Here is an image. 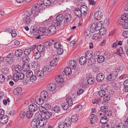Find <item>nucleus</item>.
Returning <instances> with one entry per match:
<instances>
[{"label":"nucleus","mask_w":128,"mask_h":128,"mask_svg":"<svg viewBox=\"0 0 128 128\" xmlns=\"http://www.w3.org/2000/svg\"><path fill=\"white\" fill-rule=\"evenodd\" d=\"M65 74L67 75L70 76L71 74V70L69 67H66L64 69Z\"/></svg>","instance_id":"nucleus-23"},{"label":"nucleus","mask_w":128,"mask_h":128,"mask_svg":"<svg viewBox=\"0 0 128 128\" xmlns=\"http://www.w3.org/2000/svg\"><path fill=\"white\" fill-rule=\"evenodd\" d=\"M52 23L54 26H56L57 27L60 26H61V24H62V22L56 20H53Z\"/></svg>","instance_id":"nucleus-27"},{"label":"nucleus","mask_w":128,"mask_h":128,"mask_svg":"<svg viewBox=\"0 0 128 128\" xmlns=\"http://www.w3.org/2000/svg\"><path fill=\"white\" fill-rule=\"evenodd\" d=\"M13 54H14L12 53H10L7 55L6 57L5 58H7L13 60L14 58V56L12 55Z\"/></svg>","instance_id":"nucleus-53"},{"label":"nucleus","mask_w":128,"mask_h":128,"mask_svg":"<svg viewBox=\"0 0 128 128\" xmlns=\"http://www.w3.org/2000/svg\"><path fill=\"white\" fill-rule=\"evenodd\" d=\"M100 118H102L100 120V122L102 124L107 123L108 120L106 117L101 116Z\"/></svg>","instance_id":"nucleus-26"},{"label":"nucleus","mask_w":128,"mask_h":128,"mask_svg":"<svg viewBox=\"0 0 128 128\" xmlns=\"http://www.w3.org/2000/svg\"><path fill=\"white\" fill-rule=\"evenodd\" d=\"M117 74L115 72L109 74L107 76V80L109 81H112L115 80L118 77Z\"/></svg>","instance_id":"nucleus-3"},{"label":"nucleus","mask_w":128,"mask_h":128,"mask_svg":"<svg viewBox=\"0 0 128 128\" xmlns=\"http://www.w3.org/2000/svg\"><path fill=\"white\" fill-rule=\"evenodd\" d=\"M53 42H54V40H52L51 41L48 42H45L44 44V48H48L49 47L50 44H53V43H52Z\"/></svg>","instance_id":"nucleus-30"},{"label":"nucleus","mask_w":128,"mask_h":128,"mask_svg":"<svg viewBox=\"0 0 128 128\" xmlns=\"http://www.w3.org/2000/svg\"><path fill=\"white\" fill-rule=\"evenodd\" d=\"M22 91V89L21 88L18 87L15 88L13 91V92L15 94H20Z\"/></svg>","instance_id":"nucleus-25"},{"label":"nucleus","mask_w":128,"mask_h":128,"mask_svg":"<svg viewBox=\"0 0 128 128\" xmlns=\"http://www.w3.org/2000/svg\"><path fill=\"white\" fill-rule=\"evenodd\" d=\"M95 81V80L93 77H89L87 80V82L89 84L91 85L93 84Z\"/></svg>","instance_id":"nucleus-34"},{"label":"nucleus","mask_w":128,"mask_h":128,"mask_svg":"<svg viewBox=\"0 0 128 128\" xmlns=\"http://www.w3.org/2000/svg\"><path fill=\"white\" fill-rule=\"evenodd\" d=\"M24 77V74L22 73L19 74L15 73L14 74L13 78L15 82H17L18 80H22Z\"/></svg>","instance_id":"nucleus-2"},{"label":"nucleus","mask_w":128,"mask_h":128,"mask_svg":"<svg viewBox=\"0 0 128 128\" xmlns=\"http://www.w3.org/2000/svg\"><path fill=\"white\" fill-rule=\"evenodd\" d=\"M92 52L91 50H88L86 52L85 56L87 59L90 60L91 58H92Z\"/></svg>","instance_id":"nucleus-18"},{"label":"nucleus","mask_w":128,"mask_h":128,"mask_svg":"<svg viewBox=\"0 0 128 128\" xmlns=\"http://www.w3.org/2000/svg\"><path fill=\"white\" fill-rule=\"evenodd\" d=\"M123 89L122 90L124 92H128V80H126L123 83Z\"/></svg>","instance_id":"nucleus-13"},{"label":"nucleus","mask_w":128,"mask_h":128,"mask_svg":"<svg viewBox=\"0 0 128 128\" xmlns=\"http://www.w3.org/2000/svg\"><path fill=\"white\" fill-rule=\"evenodd\" d=\"M104 101L105 102H107L109 100L110 98V96L108 94H106V96H104Z\"/></svg>","instance_id":"nucleus-56"},{"label":"nucleus","mask_w":128,"mask_h":128,"mask_svg":"<svg viewBox=\"0 0 128 128\" xmlns=\"http://www.w3.org/2000/svg\"><path fill=\"white\" fill-rule=\"evenodd\" d=\"M64 23L63 26H65L69 23L72 19L71 16L68 13L65 14L64 16Z\"/></svg>","instance_id":"nucleus-4"},{"label":"nucleus","mask_w":128,"mask_h":128,"mask_svg":"<svg viewBox=\"0 0 128 128\" xmlns=\"http://www.w3.org/2000/svg\"><path fill=\"white\" fill-rule=\"evenodd\" d=\"M106 28L102 27L99 31V33L100 34L104 35L106 32Z\"/></svg>","instance_id":"nucleus-44"},{"label":"nucleus","mask_w":128,"mask_h":128,"mask_svg":"<svg viewBox=\"0 0 128 128\" xmlns=\"http://www.w3.org/2000/svg\"><path fill=\"white\" fill-rule=\"evenodd\" d=\"M101 36L100 34V33L94 34L92 36V38L93 39L95 40H97L100 38Z\"/></svg>","instance_id":"nucleus-43"},{"label":"nucleus","mask_w":128,"mask_h":128,"mask_svg":"<svg viewBox=\"0 0 128 128\" xmlns=\"http://www.w3.org/2000/svg\"><path fill=\"white\" fill-rule=\"evenodd\" d=\"M80 9L82 12H83L84 14H87L88 12V8L86 6L82 5L80 8Z\"/></svg>","instance_id":"nucleus-12"},{"label":"nucleus","mask_w":128,"mask_h":128,"mask_svg":"<svg viewBox=\"0 0 128 128\" xmlns=\"http://www.w3.org/2000/svg\"><path fill=\"white\" fill-rule=\"evenodd\" d=\"M108 108L107 106H101L100 108V111L102 112L103 114L104 113L106 112V111L108 110Z\"/></svg>","instance_id":"nucleus-48"},{"label":"nucleus","mask_w":128,"mask_h":128,"mask_svg":"<svg viewBox=\"0 0 128 128\" xmlns=\"http://www.w3.org/2000/svg\"><path fill=\"white\" fill-rule=\"evenodd\" d=\"M57 59L56 58L51 60L50 62V65L51 66H54L56 65L57 64Z\"/></svg>","instance_id":"nucleus-31"},{"label":"nucleus","mask_w":128,"mask_h":128,"mask_svg":"<svg viewBox=\"0 0 128 128\" xmlns=\"http://www.w3.org/2000/svg\"><path fill=\"white\" fill-rule=\"evenodd\" d=\"M98 94L100 96L102 97L104 96H106V90H101L98 92Z\"/></svg>","instance_id":"nucleus-28"},{"label":"nucleus","mask_w":128,"mask_h":128,"mask_svg":"<svg viewBox=\"0 0 128 128\" xmlns=\"http://www.w3.org/2000/svg\"><path fill=\"white\" fill-rule=\"evenodd\" d=\"M86 57L82 56L79 59V63L80 64L83 65L86 62Z\"/></svg>","instance_id":"nucleus-22"},{"label":"nucleus","mask_w":128,"mask_h":128,"mask_svg":"<svg viewBox=\"0 0 128 128\" xmlns=\"http://www.w3.org/2000/svg\"><path fill=\"white\" fill-rule=\"evenodd\" d=\"M122 24V26L123 28L126 29H128V20H126L125 22H123Z\"/></svg>","instance_id":"nucleus-54"},{"label":"nucleus","mask_w":128,"mask_h":128,"mask_svg":"<svg viewBox=\"0 0 128 128\" xmlns=\"http://www.w3.org/2000/svg\"><path fill=\"white\" fill-rule=\"evenodd\" d=\"M52 113L48 111H45L44 112H42L41 116L42 119L44 120H47L49 119L52 116Z\"/></svg>","instance_id":"nucleus-5"},{"label":"nucleus","mask_w":128,"mask_h":128,"mask_svg":"<svg viewBox=\"0 0 128 128\" xmlns=\"http://www.w3.org/2000/svg\"><path fill=\"white\" fill-rule=\"evenodd\" d=\"M54 110L55 112L57 113H58L61 111L60 107L58 106H56L54 107Z\"/></svg>","instance_id":"nucleus-57"},{"label":"nucleus","mask_w":128,"mask_h":128,"mask_svg":"<svg viewBox=\"0 0 128 128\" xmlns=\"http://www.w3.org/2000/svg\"><path fill=\"white\" fill-rule=\"evenodd\" d=\"M32 116L33 113L32 112L30 111L26 112V117L28 118H30L32 117Z\"/></svg>","instance_id":"nucleus-47"},{"label":"nucleus","mask_w":128,"mask_h":128,"mask_svg":"<svg viewBox=\"0 0 128 128\" xmlns=\"http://www.w3.org/2000/svg\"><path fill=\"white\" fill-rule=\"evenodd\" d=\"M66 101L67 102L66 103L70 106H72V100L71 98L70 97H68L66 99Z\"/></svg>","instance_id":"nucleus-49"},{"label":"nucleus","mask_w":128,"mask_h":128,"mask_svg":"<svg viewBox=\"0 0 128 128\" xmlns=\"http://www.w3.org/2000/svg\"><path fill=\"white\" fill-rule=\"evenodd\" d=\"M56 88V85L52 84H48L47 89L53 91L55 90Z\"/></svg>","instance_id":"nucleus-21"},{"label":"nucleus","mask_w":128,"mask_h":128,"mask_svg":"<svg viewBox=\"0 0 128 128\" xmlns=\"http://www.w3.org/2000/svg\"><path fill=\"white\" fill-rule=\"evenodd\" d=\"M22 60L24 62L26 63L28 62L30 59L26 55L22 58Z\"/></svg>","instance_id":"nucleus-52"},{"label":"nucleus","mask_w":128,"mask_h":128,"mask_svg":"<svg viewBox=\"0 0 128 128\" xmlns=\"http://www.w3.org/2000/svg\"><path fill=\"white\" fill-rule=\"evenodd\" d=\"M40 64L39 62L38 61H34L32 62V65L34 66V68H36L39 66Z\"/></svg>","instance_id":"nucleus-60"},{"label":"nucleus","mask_w":128,"mask_h":128,"mask_svg":"<svg viewBox=\"0 0 128 128\" xmlns=\"http://www.w3.org/2000/svg\"><path fill=\"white\" fill-rule=\"evenodd\" d=\"M124 53L122 48V47H120L119 49H117V51L116 52V53L119 56H120L121 54H123Z\"/></svg>","instance_id":"nucleus-45"},{"label":"nucleus","mask_w":128,"mask_h":128,"mask_svg":"<svg viewBox=\"0 0 128 128\" xmlns=\"http://www.w3.org/2000/svg\"><path fill=\"white\" fill-rule=\"evenodd\" d=\"M102 22L100 21L99 22L97 23L96 24V31H98L99 30H100L102 29Z\"/></svg>","instance_id":"nucleus-38"},{"label":"nucleus","mask_w":128,"mask_h":128,"mask_svg":"<svg viewBox=\"0 0 128 128\" xmlns=\"http://www.w3.org/2000/svg\"><path fill=\"white\" fill-rule=\"evenodd\" d=\"M68 64L69 66H72L74 68H75L76 67V63L74 60H71L70 61Z\"/></svg>","instance_id":"nucleus-33"},{"label":"nucleus","mask_w":128,"mask_h":128,"mask_svg":"<svg viewBox=\"0 0 128 128\" xmlns=\"http://www.w3.org/2000/svg\"><path fill=\"white\" fill-rule=\"evenodd\" d=\"M43 91L41 93L40 98L38 96L36 98L35 101L36 104L38 105H42L44 102V101H46L48 97V94L47 92L45 91L44 92Z\"/></svg>","instance_id":"nucleus-1"},{"label":"nucleus","mask_w":128,"mask_h":128,"mask_svg":"<svg viewBox=\"0 0 128 128\" xmlns=\"http://www.w3.org/2000/svg\"><path fill=\"white\" fill-rule=\"evenodd\" d=\"M30 16H23V21L26 24L29 25L30 24V22L32 20V18Z\"/></svg>","instance_id":"nucleus-10"},{"label":"nucleus","mask_w":128,"mask_h":128,"mask_svg":"<svg viewBox=\"0 0 128 128\" xmlns=\"http://www.w3.org/2000/svg\"><path fill=\"white\" fill-rule=\"evenodd\" d=\"M31 52V50L30 48H26L24 50V52L25 55L27 56Z\"/></svg>","instance_id":"nucleus-39"},{"label":"nucleus","mask_w":128,"mask_h":128,"mask_svg":"<svg viewBox=\"0 0 128 128\" xmlns=\"http://www.w3.org/2000/svg\"><path fill=\"white\" fill-rule=\"evenodd\" d=\"M33 13V10L31 8H30L25 10L24 11L23 16H30Z\"/></svg>","instance_id":"nucleus-7"},{"label":"nucleus","mask_w":128,"mask_h":128,"mask_svg":"<svg viewBox=\"0 0 128 128\" xmlns=\"http://www.w3.org/2000/svg\"><path fill=\"white\" fill-rule=\"evenodd\" d=\"M72 122L70 118H67L65 119L64 122L67 126H69L71 125Z\"/></svg>","instance_id":"nucleus-24"},{"label":"nucleus","mask_w":128,"mask_h":128,"mask_svg":"<svg viewBox=\"0 0 128 128\" xmlns=\"http://www.w3.org/2000/svg\"><path fill=\"white\" fill-rule=\"evenodd\" d=\"M44 73L43 70H39L37 72V75L38 77L42 78L44 75Z\"/></svg>","instance_id":"nucleus-51"},{"label":"nucleus","mask_w":128,"mask_h":128,"mask_svg":"<svg viewBox=\"0 0 128 128\" xmlns=\"http://www.w3.org/2000/svg\"><path fill=\"white\" fill-rule=\"evenodd\" d=\"M74 14L76 16H77L78 18H80L81 17V14L82 12L80 9L78 8H76L74 12Z\"/></svg>","instance_id":"nucleus-17"},{"label":"nucleus","mask_w":128,"mask_h":128,"mask_svg":"<svg viewBox=\"0 0 128 128\" xmlns=\"http://www.w3.org/2000/svg\"><path fill=\"white\" fill-rule=\"evenodd\" d=\"M78 120V117L76 115L72 116L71 120L74 122H76Z\"/></svg>","instance_id":"nucleus-41"},{"label":"nucleus","mask_w":128,"mask_h":128,"mask_svg":"<svg viewBox=\"0 0 128 128\" xmlns=\"http://www.w3.org/2000/svg\"><path fill=\"white\" fill-rule=\"evenodd\" d=\"M105 78L104 74L102 73H99L97 74L96 80L98 82H101L104 80Z\"/></svg>","instance_id":"nucleus-6"},{"label":"nucleus","mask_w":128,"mask_h":128,"mask_svg":"<svg viewBox=\"0 0 128 128\" xmlns=\"http://www.w3.org/2000/svg\"><path fill=\"white\" fill-rule=\"evenodd\" d=\"M70 106L67 103L64 102L62 104V107L63 109L65 110H67L70 108Z\"/></svg>","instance_id":"nucleus-32"},{"label":"nucleus","mask_w":128,"mask_h":128,"mask_svg":"<svg viewBox=\"0 0 128 128\" xmlns=\"http://www.w3.org/2000/svg\"><path fill=\"white\" fill-rule=\"evenodd\" d=\"M38 118L37 119H34L31 122V126L34 128H37L38 127Z\"/></svg>","instance_id":"nucleus-11"},{"label":"nucleus","mask_w":128,"mask_h":128,"mask_svg":"<svg viewBox=\"0 0 128 128\" xmlns=\"http://www.w3.org/2000/svg\"><path fill=\"white\" fill-rule=\"evenodd\" d=\"M103 13L100 11H96L94 13V16L95 19L97 20H100L102 16Z\"/></svg>","instance_id":"nucleus-8"},{"label":"nucleus","mask_w":128,"mask_h":128,"mask_svg":"<svg viewBox=\"0 0 128 128\" xmlns=\"http://www.w3.org/2000/svg\"><path fill=\"white\" fill-rule=\"evenodd\" d=\"M128 128V124L126 125L123 123L118 124L116 126V128Z\"/></svg>","instance_id":"nucleus-40"},{"label":"nucleus","mask_w":128,"mask_h":128,"mask_svg":"<svg viewBox=\"0 0 128 128\" xmlns=\"http://www.w3.org/2000/svg\"><path fill=\"white\" fill-rule=\"evenodd\" d=\"M22 68L21 66L18 65H16L15 67V70L17 73L20 72L22 70Z\"/></svg>","instance_id":"nucleus-42"},{"label":"nucleus","mask_w":128,"mask_h":128,"mask_svg":"<svg viewBox=\"0 0 128 128\" xmlns=\"http://www.w3.org/2000/svg\"><path fill=\"white\" fill-rule=\"evenodd\" d=\"M92 103L94 104L95 103L100 104L101 103V99L100 98H98L97 99H94V101L92 102Z\"/></svg>","instance_id":"nucleus-63"},{"label":"nucleus","mask_w":128,"mask_h":128,"mask_svg":"<svg viewBox=\"0 0 128 128\" xmlns=\"http://www.w3.org/2000/svg\"><path fill=\"white\" fill-rule=\"evenodd\" d=\"M37 77L36 75L33 74L32 76L30 78V81L34 82L37 79Z\"/></svg>","instance_id":"nucleus-64"},{"label":"nucleus","mask_w":128,"mask_h":128,"mask_svg":"<svg viewBox=\"0 0 128 128\" xmlns=\"http://www.w3.org/2000/svg\"><path fill=\"white\" fill-rule=\"evenodd\" d=\"M64 18V16L62 14H60L57 16L56 17V20L62 22Z\"/></svg>","instance_id":"nucleus-37"},{"label":"nucleus","mask_w":128,"mask_h":128,"mask_svg":"<svg viewBox=\"0 0 128 128\" xmlns=\"http://www.w3.org/2000/svg\"><path fill=\"white\" fill-rule=\"evenodd\" d=\"M15 54L17 57H21L23 54L24 52L21 49H18L16 51Z\"/></svg>","instance_id":"nucleus-20"},{"label":"nucleus","mask_w":128,"mask_h":128,"mask_svg":"<svg viewBox=\"0 0 128 128\" xmlns=\"http://www.w3.org/2000/svg\"><path fill=\"white\" fill-rule=\"evenodd\" d=\"M122 69V66H117L115 68L113 72H116V74H117L118 75V72H121Z\"/></svg>","instance_id":"nucleus-36"},{"label":"nucleus","mask_w":128,"mask_h":128,"mask_svg":"<svg viewBox=\"0 0 128 128\" xmlns=\"http://www.w3.org/2000/svg\"><path fill=\"white\" fill-rule=\"evenodd\" d=\"M97 61L98 63H100L103 62L105 59L104 57L102 56H99L98 55Z\"/></svg>","instance_id":"nucleus-35"},{"label":"nucleus","mask_w":128,"mask_h":128,"mask_svg":"<svg viewBox=\"0 0 128 128\" xmlns=\"http://www.w3.org/2000/svg\"><path fill=\"white\" fill-rule=\"evenodd\" d=\"M8 117L6 115H4L1 117L0 118V122L2 124H5L8 121Z\"/></svg>","instance_id":"nucleus-14"},{"label":"nucleus","mask_w":128,"mask_h":128,"mask_svg":"<svg viewBox=\"0 0 128 128\" xmlns=\"http://www.w3.org/2000/svg\"><path fill=\"white\" fill-rule=\"evenodd\" d=\"M128 19V18L126 14H122L121 16V19L122 20H123L124 22L126 20H127Z\"/></svg>","instance_id":"nucleus-59"},{"label":"nucleus","mask_w":128,"mask_h":128,"mask_svg":"<svg viewBox=\"0 0 128 128\" xmlns=\"http://www.w3.org/2000/svg\"><path fill=\"white\" fill-rule=\"evenodd\" d=\"M89 61L88 62V66H90L93 65L96 62L95 60L92 58H90V60H88Z\"/></svg>","instance_id":"nucleus-46"},{"label":"nucleus","mask_w":128,"mask_h":128,"mask_svg":"<svg viewBox=\"0 0 128 128\" xmlns=\"http://www.w3.org/2000/svg\"><path fill=\"white\" fill-rule=\"evenodd\" d=\"M40 52L38 51L36 52L34 54L35 58L36 59H38L41 56Z\"/></svg>","instance_id":"nucleus-61"},{"label":"nucleus","mask_w":128,"mask_h":128,"mask_svg":"<svg viewBox=\"0 0 128 128\" xmlns=\"http://www.w3.org/2000/svg\"><path fill=\"white\" fill-rule=\"evenodd\" d=\"M52 43L54 44V46L56 49H58L61 47L60 43L59 42H56L55 43H54V42H53Z\"/></svg>","instance_id":"nucleus-50"},{"label":"nucleus","mask_w":128,"mask_h":128,"mask_svg":"<svg viewBox=\"0 0 128 128\" xmlns=\"http://www.w3.org/2000/svg\"><path fill=\"white\" fill-rule=\"evenodd\" d=\"M42 8V6L40 5V3L39 4H37L33 6L32 10H33L35 12L38 13L40 12Z\"/></svg>","instance_id":"nucleus-9"},{"label":"nucleus","mask_w":128,"mask_h":128,"mask_svg":"<svg viewBox=\"0 0 128 128\" xmlns=\"http://www.w3.org/2000/svg\"><path fill=\"white\" fill-rule=\"evenodd\" d=\"M48 30L50 34H52L55 33L56 29L55 26H51L49 27Z\"/></svg>","instance_id":"nucleus-16"},{"label":"nucleus","mask_w":128,"mask_h":128,"mask_svg":"<svg viewBox=\"0 0 128 128\" xmlns=\"http://www.w3.org/2000/svg\"><path fill=\"white\" fill-rule=\"evenodd\" d=\"M37 50L38 51L40 52L44 51V46L42 44L38 45L37 47Z\"/></svg>","instance_id":"nucleus-29"},{"label":"nucleus","mask_w":128,"mask_h":128,"mask_svg":"<svg viewBox=\"0 0 128 128\" xmlns=\"http://www.w3.org/2000/svg\"><path fill=\"white\" fill-rule=\"evenodd\" d=\"M42 30H41L40 32L42 33L45 36L50 35V34L49 30H48L47 28L46 27L43 28Z\"/></svg>","instance_id":"nucleus-19"},{"label":"nucleus","mask_w":128,"mask_h":128,"mask_svg":"<svg viewBox=\"0 0 128 128\" xmlns=\"http://www.w3.org/2000/svg\"><path fill=\"white\" fill-rule=\"evenodd\" d=\"M51 1L50 0H44L43 3L46 6H48L51 4Z\"/></svg>","instance_id":"nucleus-55"},{"label":"nucleus","mask_w":128,"mask_h":128,"mask_svg":"<svg viewBox=\"0 0 128 128\" xmlns=\"http://www.w3.org/2000/svg\"><path fill=\"white\" fill-rule=\"evenodd\" d=\"M26 113L24 110H22L20 113V116L22 118L26 117Z\"/></svg>","instance_id":"nucleus-62"},{"label":"nucleus","mask_w":128,"mask_h":128,"mask_svg":"<svg viewBox=\"0 0 128 128\" xmlns=\"http://www.w3.org/2000/svg\"><path fill=\"white\" fill-rule=\"evenodd\" d=\"M38 108V107L35 104H31L28 106L29 110L32 112L36 111Z\"/></svg>","instance_id":"nucleus-15"},{"label":"nucleus","mask_w":128,"mask_h":128,"mask_svg":"<svg viewBox=\"0 0 128 128\" xmlns=\"http://www.w3.org/2000/svg\"><path fill=\"white\" fill-rule=\"evenodd\" d=\"M33 74L32 72L30 70L26 72V76L28 78H30Z\"/></svg>","instance_id":"nucleus-58"}]
</instances>
